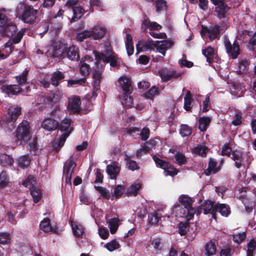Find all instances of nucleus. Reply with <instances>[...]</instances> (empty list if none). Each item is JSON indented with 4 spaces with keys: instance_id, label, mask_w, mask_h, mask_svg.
Instances as JSON below:
<instances>
[{
    "instance_id": "obj_61",
    "label": "nucleus",
    "mask_w": 256,
    "mask_h": 256,
    "mask_svg": "<svg viewBox=\"0 0 256 256\" xmlns=\"http://www.w3.org/2000/svg\"><path fill=\"white\" fill-rule=\"evenodd\" d=\"M30 150L34 155H37L40 152V150L38 148L37 142L36 139L32 140L29 144Z\"/></svg>"
},
{
    "instance_id": "obj_38",
    "label": "nucleus",
    "mask_w": 256,
    "mask_h": 256,
    "mask_svg": "<svg viewBox=\"0 0 256 256\" xmlns=\"http://www.w3.org/2000/svg\"><path fill=\"white\" fill-rule=\"evenodd\" d=\"M17 162L19 167L26 168L29 166L30 159L28 154H24L19 157Z\"/></svg>"
},
{
    "instance_id": "obj_43",
    "label": "nucleus",
    "mask_w": 256,
    "mask_h": 256,
    "mask_svg": "<svg viewBox=\"0 0 256 256\" xmlns=\"http://www.w3.org/2000/svg\"><path fill=\"white\" fill-rule=\"evenodd\" d=\"M202 54L206 58V61L209 64L212 62L214 56V50L211 46H208L202 50Z\"/></svg>"
},
{
    "instance_id": "obj_53",
    "label": "nucleus",
    "mask_w": 256,
    "mask_h": 256,
    "mask_svg": "<svg viewBox=\"0 0 256 256\" xmlns=\"http://www.w3.org/2000/svg\"><path fill=\"white\" fill-rule=\"evenodd\" d=\"M6 10L4 8H0V28L8 24L9 18L6 14Z\"/></svg>"
},
{
    "instance_id": "obj_32",
    "label": "nucleus",
    "mask_w": 256,
    "mask_h": 256,
    "mask_svg": "<svg viewBox=\"0 0 256 256\" xmlns=\"http://www.w3.org/2000/svg\"><path fill=\"white\" fill-rule=\"evenodd\" d=\"M142 28H148L150 31L152 30H160L162 28V26L156 22H152L147 19H144L142 22Z\"/></svg>"
},
{
    "instance_id": "obj_63",
    "label": "nucleus",
    "mask_w": 256,
    "mask_h": 256,
    "mask_svg": "<svg viewBox=\"0 0 256 256\" xmlns=\"http://www.w3.org/2000/svg\"><path fill=\"white\" fill-rule=\"evenodd\" d=\"M158 89L156 86H152L144 94L145 97L152 100L153 98L158 94Z\"/></svg>"
},
{
    "instance_id": "obj_44",
    "label": "nucleus",
    "mask_w": 256,
    "mask_h": 256,
    "mask_svg": "<svg viewBox=\"0 0 256 256\" xmlns=\"http://www.w3.org/2000/svg\"><path fill=\"white\" fill-rule=\"evenodd\" d=\"M30 190L34 202V203L38 202L40 200L42 196V193L40 190L36 186H34L32 188L30 189Z\"/></svg>"
},
{
    "instance_id": "obj_16",
    "label": "nucleus",
    "mask_w": 256,
    "mask_h": 256,
    "mask_svg": "<svg viewBox=\"0 0 256 256\" xmlns=\"http://www.w3.org/2000/svg\"><path fill=\"white\" fill-rule=\"evenodd\" d=\"M203 212L204 214H210L213 216L215 214V205L210 200L205 201L202 204L196 211V214Z\"/></svg>"
},
{
    "instance_id": "obj_11",
    "label": "nucleus",
    "mask_w": 256,
    "mask_h": 256,
    "mask_svg": "<svg viewBox=\"0 0 256 256\" xmlns=\"http://www.w3.org/2000/svg\"><path fill=\"white\" fill-rule=\"evenodd\" d=\"M232 158L234 162V166L238 168H240L242 166L246 169L248 168V165L250 161L248 160V156L246 158L242 156L241 152L239 150H234L232 153Z\"/></svg>"
},
{
    "instance_id": "obj_22",
    "label": "nucleus",
    "mask_w": 256,
    "mask_h": 256,
    "mask_svg": "<svg viewBox=\"0 0 256 256\" xmlns=\"http://www.w3.org/2000/svg\"><path fill=\"white\" fill-rule=\"evenodd\" d=\"M120 168L118 164L116 162H112L110 164L106 166V172L110 178L116 180L120 172Z\"/></svg>"
},
{
    "instance_id": "obj_23",
    "label": "nucleus",
    "mask_w": 256,
    "mask_h": 256,
    "mask_svg": "<svg viewBox=\"0 0 256 256\" xmlns=\"http://www.w3.org/2000/svg\"><path fill=\"white\" fill-rule=\"evenodd\" d=\"M16 30V26L9 20L8 24L1 27L0 33L2 36H10L15 34Z\"/></svg>"
},
{
    "instance_id": "obj_39",
    "label": "nucleus",
    "mask_w": 256,
    "mask_h": 256,
    "mask_svg": "<svg viewBox=\"0 0 256 256\" xmlns=\"http://www.w3.org/2000/svg\"><path fill=\"white\" fill-rule=\"evenodd\" d=\"M140 188L141 184L140 183H134L128 188L126 194L128 196H136Z\"/></svg>"
},
{
    "instance_id": "obj_50",
    "label": "nucleus",
    "mask_w": 256,
    "mask_h": 256,
    "mask_svg": "<svg viewBox=\"0 0 256 256\" xmlns=\"http://www.w3.org/2000/svg\"><path fill=\"white\" fill-rule=\"evenodd\" d=\"M124 160H126V166L129 170L134 171L139 168V167L138 166L136 162V161L132 160L130 158L127 154L125 155Z\"/></svg>"
},
{
    "instance_id": "obj_17",
    "label": "nucleus",
    "mask_w": 256,
    "mask_h": 256,
    "mask_svg": "<svg viewBox=\"0 0 256 256\" xmlns=\"http://www.w3.org/2000/svg\"><path fill=\"white\" fill-rule=\"evenodd\" d=\"M62 56L66 57L71 60H78L80 58L78 48L75 45H72L68 48H66L64 46V50Z\"/></svg>"
},
{
    "instance_id": "obj_14",
    "label": "nucleus",
    "mask_w": 256,
    "mask_h": 256,
    "mask_svg": "<svg viewBox=\"0 0 256 256\" xmlns=\"http://www.w3.org/2000/svg\"><path fill=\"white\" fill-rule=\"evenodd\" d=\"M90 30L91 33V38L94 40L102 39L105 36L108 32L106 26L102 24L94 25Z\"/></svg>"
},
{
    "instance_id": "obj_54",
    "label": "nucleus",
    "mask_w": 256,
    "mask_h": 256,
    "mask_svg": "<svg viewBox=\"0 0 256 256\" xmlns=\"http://www.w3.org/2000/svg\"><path fill=\"white\" fill-rule=\"evenodd\" d=\"M120 247V244L116 240H113L104 245V248L108 251L112 252Z\"/></svg>"
},
{
    "instance_id": "obj_21",
    "label": "nucleus",
    "mask_w": 256,
    "mask_h": 256,
    "mask_svg": "<svg viewBox=\"0 0 256 256\" xmlns=\"http://www.w3.org/2000/svg\"><path fill=\"white\" fill-rule=\"evenodd\" d=\"M172 45L173 43L172 41L167 40H157L153 44V46L156 48L157 51L164 56L166 54V50L171 48Z\"/></svg>"
},
{
    "instance_id": "obj_24",
    "label": "nucleus",
    "mask_w": 256,
    "mask_h": 256,
    "mask_svg": "<svg viewBox=\"0 0 256 256\" xmlns=\"http://www.w3.org/2000/svg\"><path fill=\"white\" fill-rule=\"evenodd\" d=\"M101 74L100 72L95 71L93 73V79L94 82L92 83L93 85V91L92 92V96L91 98H94L98 95V92L100 90V84L101 79Z\"/></svg>"
},
{
    "instance_id": "obj_8",
    "label": "nucleus",
    "mask_w": 256,
    "mask_h": 256,
    "mask_svg": "<svg viewBox=\"0 0 256 256\" xmlns=\"http://www.w3.org/2000/svg\"><path fill=\"white\" fill-rule=\"evenodd\" d=\"M46 48V54L48 57L60 58L62 57L64 54V44L60 42L54 41L48 44Z\"/></svg>"
},
{
    "instance_id": "obj_47",
    "label": "nucleus",
    "mask_w": 256,
    "mask_h": 256,
    "mask_svg": "<svg viewBox=\"0 0 256 256\" xmlns=\"http://www.w3.org/2000/svg\"><path fill=\"white\" fill-rule=\"evenodd\" d=\"M38 99V104H42L46 106L50 105L52 104V99L50 96H47L44 94L39 95Z\"/></svg>"
},
{
    "instance_id": "obj_36",
    "label": "nucleus",
    "mask_w": 256,
    "mask_h": 256,
    "mask_svg": "<svg viewBox=\"0 0 256 256\" xmlns=\"http://www.w3.org/2000/svg\"><path fill=\"white\" fill-rule=\"evenodd\" d=\"M216 161L214 158H210L208 163V166L204 172L206 174L207 176L210 175L212 172L214 174L216 173L219 170V168L216 166Z\"/></svg>"
},
{
    "instance_id": "obj_4",
    "label": "nucleus",
    "mask_w": 256,
    "mask_h": 256,
    "mask_svg": "<svg viewBox=\"0 0 256 256\" xmlns=\"http://www.w3.org/2000/svg\"><path fill=\"white\" fill-rule=\"evenodd\" d=\"M72 120L70 118H65L62 122L60 126V130L62 133L59 138H56L54 141V146L56 148L62 146L66 138L69 136L72 128L71 126Z\"/></svg>"
},
{
    "instance_id": "obj_1",
    "label": "nucleus",
    "mask_w": 256,
    "mask_h": 256,
    "mask_svg": "<svg viewBox=\"0 0 256 256\" xmlns=\"http://www.w3.org/2000/svg\"><path fill=\"white\" fill-rule=\"evenodd\" d=\"M178 202L172 208L173 214L176 216L184 218L187 220H192L196 212L192 207L194 201L192 198L188 195L182 194L178 197Z\"/></svg>"
},
{
    "instance_id": "obj_40",
    "label": "nucleus",
    "mask_w": 256,
    "mask_h": 256,
    "mask_svg": "<svg viewBox=\"0 0 256 256\" xmlns=\"http://www.w3.org/2000/svg\"><path fill=\"white\" fill-rule=\"evenodd\" d=\"M40 228L41 230L46 232H54L51 226L50 219L48 218H44L41 221Z\"/></svg>"
},
{
    "instance_id": "obj_62",
    "label": "nucleus",
    "mask_w": 256,
    "mask_h": 256,
    "mask_svg": "<svg viewBox=\"0 0 256 256\" xmlns=\"http://www.w3.org/2000/svg\"><path fill=\"white\" fill-rule=\"evenodd\" d=\"M242 112L238 110L235 111L234 120L232 124L234 126H238L242 123Z\"/></svg>"
},
{
    "instance_id": "obj_51",
    "label": "nucleus",
    "mask_w": 256,
    "mask_h": 256,
    "mask_svg": "<svg viewBox=\"0 0 256 256\" xmlns=\"http://www.w3.org/2000/svg\"><path fill=\"white\" fill-rule=\"evenodd\" d=\"M91 38L90 30H86L77 34L76 36V40L79 42H83L85 39Z\"/></svg>"
},
{
    "instance_id": "obj_48",
    "label": "nucleus",
    "mask_w": 256,
    "mask_h": 256,
    "mask_svg": "<svg viewBox=\"0 0 256 256\" xmlns=\"http://www.w3.org/2000/svg\"><path fill=\"white\" fill-rule=\"evenodd\" d=\"M248 249L246 256H253L254 251L256 250V238L252 239L247 244Z\"/></svg>"
},
{
    "instance_id": "obj_29",
    "label": "nucleus",
    "mask_w": 256,
    "mask_h": 256,
    "mask_svg": "<svg viewBox=\"0 0 256 256\" xmlns=\"http://www.w3.org/2000/svg\"><path fill=\"white\" fill-rule=\"evenodd\" d=\"M152 41H144L140 40L136 44V54L140 52H145L151 50L152 48Z\"/></svg>"
},
{
    "instance_id": "obj_20",
    "label": "nucleus",
    "mask_w": 256,
    "mask_h": 256,
    "mask_svg": "<svg viewBox=\"0 0 256 256\" xmlns=\"http://www.w3.org/2000/svg\"><path fill=\"white\" fill-rule=\"evenodd\" d=\"M127 132L130 136L135 137L136 135L140 134L142 140H147L150 136V130L144 127L140 132L138 128L136 127H128L126 128Z\"/></svg>"
},
{
    "instance_id": "obj_56",
    "label": "nucleus",
    "mask_w": 256,
    "mask_h": 256,
    "mask_svg": "<svg viewBox=\"0 0 256 256\" xmlns=\"http://www.w3.org/2000/svg\"><path fill=\"white\" fill-rule=\"evenodd\" d=\"M28 74V71L25 70L22 74L16 77L20 85L23 86L27 84Z\"/></svg>"
},
{
    "instance_id": "obj_13",
    "label": "nucleus",
    "mask_w": 256,
    "mask_h": 256,
    "mask_svg": "<svg viewBox=\"0 0 256 256\" xmlns=\"http://www.w3.org/2000/svg\"><path fill=\"white\" fill-rule=\"evenodd\" d=\"M76 166V162L71 159L67 160L64 164L63 178L64 179L66 183L71 184L72 174L74 172Z\"/></svg>"
},
{
    "instance_id": "obj_49",
    "label": "nucleus",
    "mask_w": 256,
    "mask_h": 256,
    "mask_svg": "<svg viewBox=\"0 0 256 256\" xmlns=\"http://www.w3.org/2000/svg\"><path fill=\"white\" fill-rule=\"evenodd\" d=\"M192 96L191 95L190 92V90H186V94L184 96V108L186 110L188 111L192 108Z\"/></svg>"
},
{
    "instance_id": "obj_10",
    "label": "nucleus",
    "mask_w": 256,
    "mask_h": 256,
    "mask_svg": "<svg viewBox=\"0 0 256 256\" xmlns=\"http://www.w3.org/2000/svg\"><path fill=\"white\" fill-rule=\"evenodd\" d=\"M152 158L156 166L164 170V174L165 176H173L178 174V170L170 163L160 160L156 156H153Z\"/></svg>"
},
{
    "instance_id": "obj_57",
    "label": "nucleus",
    "mask_w": 256,
    "mask_h": 256,
    "mask_svg": "<svg viewBox=\"0 0 256 256\" xmlns=\"http://www.w3.org/2000/svg\"><path fill=\"white\" fill-rule=\"evenodd\" d=\"M86 79L81 78L79 79H70L68 80V86L71 87H76L84 84Z\"/></svg>"
},
{
    "instance_id": "obj_26",
    "label": "nucleus",
    "mask_w": 256,
    "mask_h": 256,
    "mask_svg": "<svg viewBox=\"0 0 256 256\" xmlns=\"http://www.w3.org/2000/svg\"><path fill=\"white\" fill-rule=\"evenodd\" d=\"M81 100L79 97L74 96L68 100V108L74 112H78L80 110Z\"/></svg>"
},
{
    "instance_id": "obj_5",
    "label": "nucleus",
    "mask_w": 256,
    "mask_h": 256,
    "mask_svg": "<svg viewBox=\"0 0 256 256\" xmlns=\"http://www.w3.org/2000/svg\"><path fill=\"white\" fill-rule=\"evenodd\" d=\"M95 57L96 60V64H99L101 61L104 64L110 62V66L114 68L118 66L120 63V58L114 51L108 50L106 54H95Z\"/></svg>"
},
{
    "instance_id": "obj_19",
    "label": "nucleus",
    "mask_w": 256,
    "mask_h": 256,
    "mask_svg": "<svg viewBox=\"0 0 256 256\" xmlns=\"http://www.w3.org/2000/svg\"><path fill=\"white\" fill-rule=\"evenodd\" d=\"M215 5V12L220 20L225 18V14L228 11V7L224 3L223 0H212Z\"/></svg>"
},
{
    "instance_id": "obj_41",
    "label": "nucleus",
    "mask_w": 256,
    "mask_h": 256,
    "mask_svg": "<svg viewBox=\"0 0 256 256\" xmlns=\"http://www.w3.org/2000/svg\"><path fill=\"white\" fill-rule=\"evenodd\" d=\"M230 88L232 94L240 97L243 92L242 86L238 82H234L230 85Z\"/></svg>"
},
{
    "instance_id": "obj_58",
    "label": "nucleus",
    "mask_w": 256,
    "mask_h": 256,
    "mask_svg": "<svg viewBox=\"0 0 256 256\" xmlns=\"http://www.w3.org/2000/svg\"><path fill=\"white\" fill-rule=\"evenodd\" d=\"M35 184L36 180L34 179V178L32 175L28 176L22 184L26 188H28L30 189L32 188L35 186Z\"/></svg>"
},
{
    "instance_id": "obj_64",
    "label": "nucleus",
    "mask_w": 256,
    "mask_h": 256,
    "mask_svg": "<svg viewBox=\"0 0 256 256\" xmlns=\"http://www.w3.org/2000/svg\"><path fill=\"white\" fill-rule=\"evenodd\" d=\"M176 162L179 165L184 164L186 161V158L184 154L180 152H176L174 155Z\"/></svg>"
},
{
    "instance_id": "obj_34",
    "label": "nucleus",
    "mask_w": 256,
    "mask_h": 256,
    "mask_svg": "<svg viewBox=\"0 0 256 256\" xmlns=\"http://www.w3.org/2000/svg\"><path fill=\"white\" fill-rule=\"evenodd\" d=\"M208 148L204 145L198 144L194 146L192 150V154L194 156H199L202 157L206 156Z\"/></svg>"
},
{
    "instance_id": "obj_7",
    "label": "nucleus",
    "mask_w": 256,
    "mask_h": 256,
    "mask_svg": "<svg viewBox=\"0 0 256 256\" xmlns=\"http://www.w3.org/2000/svg\"><path fill=\"white\" fill-rule=\"evenodd\" d=\"M16 136L18 140L24 142L30 140L32 132L28 122L23 120L19 124L16 130Z\"/></svg>"
},
{
    "instance_id": "obj_3",
    "label": "nucleus",
    "mask_w": 256,
    "mask_h": 256,
    "mask_svg": "<svg viewBox=\"0 0 256 256\" xmlns=\"http://www.w3.org/2000/svg\"><path fill=\"white\" fill-rule=\"evenodd\" d=\"M118 82L124 90L122 104L125 106H130L132 104L133 99L130 96L132 92L130 78L126 76H122L119 78Z\"/></svg>"
},
{
    "instance_id": "obj_15",
    "label": "nucleus",
    "mask_w": 256,
    "mask_h": 256,
    "mask_svg": "<svg viewBox=\"0 0 256 256\" xmlns=\"http://www.w3.org/2000/svg\"><path fill=\"white\" fill-rule=\"evenodd\" d=\"M158 74L163 81L168 80L173 78H178L180 76V74L177 73L173 68H162L158 70Z\"/></svg>"
},
{
    "instance_id": "obj_30",
    "label": "nucleus",
    "mask_w": 256,
    "mask_h": 256,
    "mask_svg": "<svg viewBox=\"0 0 256 256\" xmlns=\"http://www.w3.org/2000/svg\"><path fill=\"white\" fill-rule=\"evenodd\" d=\"M20 90L21 88L16 84L3 86L2 87V92L8 96L17 94Z\"/></svg>"
},
{
    "instance_id": "obj_9",
    "label": "nucleus",
    "mask_w": 256,
    "mask_h": 256,
    "mask_svg": "<svg viewBox=\"0 0 256 256\" xmlns=\"http://www.w3.org/2000/svg\"><path fill=\"white\" fill-rule=\"evenodd\" d=\"M218 25L212 26L209 28L202 26L200 34L202 37L204 38V36L207 34L210 40L217 38L220 36V31H224L226 28L225 25L222 26L221 28Z\"/></svg>"
},
{
    "instance_id": "obj_28",
    "label": "nucleus",
    "mask_w": 256,
    "mask_h": 256,
    "mask_svg": "<svg viewBox=\"0 0 256 256\" xmlns=\"http://www.w3.org/2000/svg\"><path fill=\"white\" fill-rule=\"evenodd\" d=\"M70 9L73 12V16L70 22L71 23L75 22L80 18L85 12V10L80 6H75L70 8Z\"/></svg>"
},
{
    "instance_id": "obj_35",
    "label": "nucleus",
    "mask_w": 256,
    "mask_h": 256,
    "mask_svg": "<svg viewBox=\"0 0 256 256\" xmlns=\"http://www.w3.org/2000/svg\"><path fill=\"white\" fill-rule=\"evenodd\" d=\"M106 222L108 224L110 232L114 234L117 230L119 226V219L118 218H114L108 219Z\"/></svg>"
},
{
    "instance_id": "obj_18",
    "label": "nucleus",
    "mask_w": 256,
    "mask_h": 256,
    "mask_svg": "<svg viewBox=\"0 0 256 256\" xmlns=\"http://www.w3.org/2000/svg\"><path fill=\"white\" fill-rule=\"evenodd\" d=\"M92 62V58L86 56L82 58L79 64L80 73L84 76L88 75L91 71L90 64Z\"/></svg>"
},
{
    "instance_id": "obj_33",
    "label": "nucleus",
    "mask_w": 256,
    "mask_h": 256,
    "mask_svg": "<svg viewBox=\"0 0 256 256\" xmlns=\"http://www.w3.org/2000/svg\"><path fill=\"white\" fill-rule=\"evenodd\" d=\"M126 52L128 56L132 55L134 51V47L132 43V38L130 34H127L124 41Z\"/></svg>"
},
{
    "instance_id": "obj_31",
    "label": "nucleus",
    "mask_w": 256,
    "mask_h": 256,
    "mask_svg": "<svg viewBox=\"0 0 256 256\" xmlns=\"http://www.w3.org/2000/svg\"><path fill=\"white\" fill-rule=\"evenodd\" d=\"M218 212L222 216H228L230 212V208L228 205L224 204H215V213Z\"/></svg>"
},
{
    "instance_id": "obj_46",
    "label": "nucleus",
    "mask_w": 256,
    "mask_h": 256,
    "mask_svg": "<svg viewBox=\"0 0 256 256\" xmlns=\"http://www.w3.org/2000/svg\"><path fill=\"white\" fill-rule=\"evenodd\" d=\"M211 121V118L210 117H202L199 119L198 128L202 132L206 130L208 126Z\"/></svg>"
},
{
    "instance_id": "obj_25",
    "label": "nucleus",
    "mask_w": 256,
    "mask_h": 256,
    "mask_svg": "<svg viewBox=\"0 0 256 256\" xmlns=\"http://www.w3.org/2000/svg\"><path fill=\"white\" fill-rule=\"evenodd\" d=\"M21 112V108L18 106H12L8 109L6 122H14L18 118Z\"/></svg>"
},
{
    "instance_id": "obj_2",
    "label": "nucleus",
    "mask_w": 256,
    "mask_h": 256,
    "mask_svg": "<svg viewBox=\"0 0 256 256\" xmlns=\"http://www.w3.org/2000/svg\"><path fill=\"white\" fill-rule=\"evenodd\" d=\"M38 10L24 2H19L16 10V16L24 23H34L36 18Z\"/></svg>"
},
{
    "instance_id": "obj_55",
    "label": "nucleus",
    "mask_w": 256,
    "mask_h": 256,
    "mask_svg": "<svg viewBox=\"0 0 256 256\" xmlns=\"http://www.w3.org/2000/svg\"><path fill=\"white\" fill-rule=\"evenodd\" d=\"M246 238V234L245 232H238L232 235L233 240L239 244L241 243Z\"/></svg>"
},
{
    "instance_id": "obj_60",
    "label": "nucleus",
    "mask_w": 256,
    "mask_h": 256,
    "mask_svg": "<svg viewBox=\"0 0 256 256\" xmlns=\"http://www.w3.org/2000/svg\"><path fill=\"white\" fill-rule=\"evenodd\" d=\"M180 133L182 137L188 136L192 133V128L186 124H182Z\"/></svg>"
},
{
    "instance_id": "obj_27",
    "label": "nucleus",
    "mask_w": 256,
    "mask_h": 256,
    "mask_svg": "<svg viewBox=\"0 0 256 256\" xmlns=\"http://www.w3.org/2000/svg\"><path fill=\"white\" fill-rule=\"evenodd\" d=\"M64 78V72L57 70L51 74L50 83L54 87H56L59 85L60 80Z\"/></svg>"
},
{
    "instance_id": "obj_37",
    "label": "nucleus",
    "mask_w": 256,
    "mask_h": 256,
    "mask_svg": "<svg viewBox=\"0 0 256 256\" xmlns=\"http://www.w3.org/2000/svg\"><path fill=\"white\" fill-rule=\"evenodd\" d=\"M14 162L12 157L5 154H0V164L2 166H11Z\"/></svg>"
},
{
    "instance_id": "obj_59",
    "label": "nucleus",
    "mask_w": 256,
    "mask_h": 256,
    "mask_svg": "<svg viewBox=\"0 0 256 256\" xmlns=\"http://www.w3.org/2000/svg\"><path fill=\"white\" fill-rule=\"evenodd\" d=\"M248 70V63L246 60H239L238 64V72L242 74L246 72Z\"/></svg>"
},
{
    "instance_id": "obj_52",
    "label": "nucleus",
    "mask_w": 256,
    "mask_h": 256,
    "mask_svg": "<svg viewBox=\"0 0 256 256\" xmlns=\"http://www.w3.org/2000/svg\"><path fill=\"white\" fill-rule=\"evenodd\" d=\"M94 188L100 193L102 198L106 200H109L110 198L111 193L107 189L100 186H95Z\"/></svg>"
},
{
    "instance_id": "obj_6",
    "label": "nucleus",
    "mask_w": 256,
    "mask_h": 256,
    "mask_svg": "<svg viewBox=\"0 0 256 256\" xmlns=\"http://www.w3.org/2000/svg\"><path fill=\"white\" fill-rule=\"evenodd\" d=\"M61 112L59 108H54L50 113V117L44 118L42 124V127L48 131H52L58 127V122L54 119L58 117Z\"/></svg>"
},
{
    "instance_id": "obj_45",
    "label": "nucleus",
    "mask_w": 256,
    "mask_h": 256,
    "mask_svg": "<svg viewBox=\"0 0 256 256\" xmlns=\"http://www.w3.org/2000/svg\"><path fill=\"white\" fill-rule=\"evenodd\" d=\"M71 226L72 232L75 236L79 238L82 236L84 232V228L82 225L72 223Z\"/></svg>"
},
{
    "instance_id": "obj_12",
    "label": "nucleus",
    "mask_w": 256,
    "mask_h": 256,
    "mask_svg": "<svg viewBox=\"0 0 256 256\" xmlns=\"http://www.w3.org/2000/svg\"><path fill=\"white\" fill-rule=\"evenodd\" d=\"M224 44L228 56L232 58H236L240 54V48L237 41L234 40L232 44L230 40L224 36Z\"/></svg>"
},
{
    "instance_id": "obj_42",
    "label": "nucleus",
    "mask_w": 256,
    "mask_h": 256,
    "mask_svg": "<svg viewBox=\"0 0 256 256\" xmlns=\"http://www.w3.org/2000/svg\"><path fill=\"white\" fill-rule=\"evenodd\" d=\"M205 254L207 256H212L216 252V246L214 242L210 240L205 245Z\"/></svg>"
}]
</instances>
